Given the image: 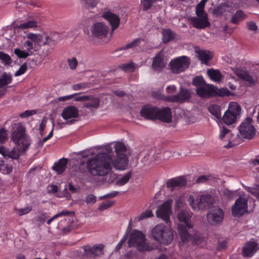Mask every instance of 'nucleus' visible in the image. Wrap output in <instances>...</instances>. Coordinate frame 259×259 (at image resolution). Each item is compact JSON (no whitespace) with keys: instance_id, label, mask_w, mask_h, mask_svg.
Wrapping results in <instances>:
<instances>
[{"instance_id":"nucleus-64","label":"nucleus","mask_w":259,"mask_h":259,"mask_svg":"<svg viewBox=\"0 0 259 259\" xmlns=\"http://www.w3.org/2000/svg\"><path fill=\"white\" fill-rule=\"evenodd\" d=\"M36 113V111L35 110H26L25 111L22 113L20 116L22 118H25L29 117L33 114H34Z\"/></svg>"},{"instance_id":"nucleus-25","label":"nucleus","mask_w":259,"mask_h":259,"mask_svg":"<svg viewBox=\"0 0 259 259\" xmlns=\"http://www.w3.org/2000/svg\"><path fill=\"white\" fill-rule=\"evenodd\" d=\"M156 119L166 123L171 122V109L169 107L163 108L159 109L157 108Z\"/></svg>"},{"instance_id":"nucleus-7","label":"nucleus","mask_w":259,"mask_h":259,"mask_svg":"<svg viewBox=\"0 0 259 259\" xmlns=\"http://www.w3.org/2000/svg\"><path fill=\"white\" fill-rule=\"evenodd\" d=\"M241 108L237 103L231 102L229 104L228 109L225 112L222 119L227 125H231L234 123L237 120V116L241 113Z\"/></svg>"},{"instance_id":"nucleus-13","label":"nucleus","mask_w":259,"mask_h":259,"mask_svg":"<svg viewBox=\"0 0 259 259\" xmlns=\"http://www.w3.org/2000/svg\"><path fill=\"white\" fill-rule=\"evenodd\" d=\"M108 27L102 22H96L91 29L92 36L98 39H102L107 36L109 31Z\"/></svg>"},{"instance_id":"nucleus-26","label":"nucleus","mask_w":259,"mask_h":259,"mask_svg":"<svg viewBox=\"0 0 259 259\" xmlns=\"http://www.w3.org/2000/svg\"><path fill=\"white\" fill-rule=\"evenodd\" d=\"M68 159L63 158L57 162L54 163L52 169L56 171L58 174H62L67 168Z\"/></svg>"},{"instance_id":"nucleus-53","label":"nucleus","mask_w":259,"mask_h":259,"mask_svg":"<svg viewBox=\"0 0 259 259\" xmlns=\"http://www.w3.org/2000/svg\"><path fill=\"white\" fill-rule=\"evenodd\" d=\"M7 131L4 128H0V144H3L7 140Z\"/></svg>"},{"instance_id":"nucleus-57","label":"nucleus","mask_w":259,"mask_h":259,"mask_svg":"<svg viewBox=\"0 0 259 259\" xmlns=\"http://www.w3.org/2000/svg\"><path fill=\"white\" fill-rule=\"evenodd\" d=\"M246 190L256 197L255 194H259V185H256L253 187H247Z\"/></svg>"},{"instance_id":"nucleus-63","label":"nucleus","mask_w":259,"mask_h":259,"mask_svg":"<svg viewBox=\"0 0 259 259\" xmlns=\"http://www.w3.org/2000/svg\"><path fill=\"white\" fill-rule=\"evenodd\" d=\"M87 87H88V83H79L74 84L73 85V89L75 91L80 90L82 89H84Z\"/></svg>"},{"instance_id":"nucleus-29","label":"nucleus","mask_w":259,"mask_h":259,"mask_svg":"<svg viewBox=\"0 0 259 259\" xmlns=\"http://www.w3.org/2000/svg\"><path fill=\"white\" fill-rule=\"evenodd\" d=\"M178 219L180 222H182L183 225H186L188 229L192 228V225L189 223V220L190 219V215L187 210H182L178 213Z\"/></svg>"},{"instance_id":"nucleus-11","label":"nucleus","mask_w":259,"mask_h":259,"mask_svg":"<svg viewBox=\"0 0 259 259\" xmlns=\"http://www.w3.org/2000/svg\"><path fill=\"white\" fill-rule=\"evenodd\" d=\"M250 119V118H248L246 121L243 122L238 127L240 135L243 139L251 140L255 135L256 130Z\"/></svg>"},{"instance_id":"nucleus-14","label":"nucleus","mask_w":259,"mask_h":259,"mask_svg":"<svg viewBox=\"0 0 259 259\" xmlns=\"http://www.w3.org/2000/svg\"><path fill=\"white\" fill-rule=\"evenodd\" d=\"M191 97V95L189 90L181 87L178 94L172 96H167L165 97V100L167 102L183 103L186 101L189 100Z\"/></svg>"},{"instance_id":"nucleus-1","label":"nucleus","mask_w":259,"mask_h":259,"mask_svg":"<svg viewBox=\"0 0 259 259\" xmlns=\"http://www.w3.org/2000/svg\"><path fill=\"white\" fill-rule=\"evenodd\" d=\"M105 150L106 153H100L89 158L86 162L87 169L93 176H105L112 169L111 158L108 154L112 152V149L108 145L105 146Z\"/></svg>"},{"instance_id":"nucleus-56","label":"nucleus","mask_w":259,"mask_h":259,"mask_svg":"<svg viewBox=\"0 0 259 259\" xmlns=\"http://www.w3.org/2000/svg\"><path fill=\"white\" fill-rule=\"evenodd\" d=\"M97 200V197L92 194H88L85 199V202L87 204H94Z\"/></svg>"},{"instance_id":"nucleus-15","label":"nucleus","mask_w":259,"mask_h":259,"mask_svg":"<svg viewBox=\"0 0 259 259\" xmlns=\"http://www.w3.org/2000/svg\"><path fill=\"white\" fill-rule=\"evenodd\" d=\"M224 218L223 210L218 207H214L207 214L208 223L211 225H217L221 223Z\"/></svg>"},{"instance_id":"nucleus-49","label":"nucleus","mask_w":259,"mask_h":259,"mask_svg":"<svg viewBox=\"0 0 259 259\" xmlns=\"http://www.w3.org/2000/svg\"><path fill=\"white\" fill-rule=\"evenodd\" d=\"M0 60L5 65H10L11 63V58L10 56L3 52H0Z\"/></svg>"},{"instance_id":"nucleus-55","label":"nucleus","mask_w":259,"mask_h":259,"mask_svg":"<svg viewBox=\"0 0 259 259\" xmlns=\"http://www.w3.org/2000/svg\"><path fill=\"white\" fill-rule=\"evenodd\" d=\"M114 204L113 201H108L106 202H102L100 205L99 206V209L100 211L104 210L111 206H112Z\"/></svg>"},{"instance_id":"nucleus-21","label":"nucleus","mask_w":259,"mask_h":259,"mask_svg":"<svg viewBox=\"0 0 259 259\" xmlns=\"http://www.w3.org/2000/svg\"><path fill=\"white\" fill-rule=\"evenodd\" d=\"M259 249L258 244L254 241L246 242L242 248V255L244 257L252 256Z\"/></svg>"},{"instance_id":"nucleus-36","label":"nucleus","mask_w":259,"mask_h":259,"mask_svg":"<svg viewBox=\"0 0 259 259\" xmlns=\"http://www.w3.org/2000/svg\"><path fill=\"white\" fill-rule=\"evenodd\" d=\"M214 92L213 97H225L231 95L232 94L227 88H220L214 85Z\"/></svg>"},{"instance_id":"nucleus-18","label":"nucleus","mask_w":259,"mask_h":259,"mask_svg":"<svg viewBox=\"0 0 259 259\" xmlns=\"http://www.w3.org/2000/svg\"><path fill=\"white\" fill-rule=\"evenodd\" d=\"M190 20L193 26L197 29H204L210 25V23L208 21L207 15L193 17L191 18Z\"/></svg>"},{"instance_id":"nucleus-31","label":"nucleus","mask_w":259,"mask_h":259,"mask_svg":"<svg viewBox=\"0 0 259 259\" xmlns=\"http://www.w3.org/2000/svg\"><path fill=\"white\" fill-rule=\"evenodd\" d=\"M162 42L164 44H167L171 40H173L176 33L172 31L170 29H164L163 30L162 32Z\"/></svg>"},{"instance_id":"nucleus-51","label":"nucleus","mask_w":259,"mask_h":259,"mask_svg":"<svg viewBox=\"0 0 259 259\" xmlns=\"http://www.w3.org/2000/svg\"><path fill=\"white\" fill-rule=\"evenodd\" d=\"M153 216V213L151 210L148 209L143 212L140 216L137 218L138 221L150 218Z\"/></svg>"},{"instance_id":"nucleus-42","label":"nucleus","mask_w":259,"mask_h":259,"mask_svg":"<svg viewBox=\"0 0 259 259\" xmlns=\"http://www.w3.org/2000/svg\"><path fill=\"white\" fill-rule=\"evenodd\" d=\"M60 40V38L58 39H54V38H50L49 36H47L45 37V40L43 42V46H49L52 48H54L56 44Z\"/></svg>"},{"instance_id":"nucleus-2","label":"nucleus","mask_w":259,"mask_h":259,"mask_svg":"<svg viewBox=\"0 0 259 259\" xmlns=\"http://www.w3.org/2000/svg\"><path fill=\"white\" fill-rule=\"evenodd\" d=\"M151 235L154 240L164 245L169 244L174 239L171 230L163 224H158L154 227Z\"/></svg>"},{"instance_id":"nucleus-52","label":"nucleus","mask_w":259,"mask_h":259,"mask_svg":"<svg viewBox=\"0 0 259 259\" xmlns=\"http://www.w3.org/2000/svg\"><path fill=\"white\" fill-rule=\"evenodd\" d=\"M120 68L123 71L129 72H132L135 69L133 63L121 64L120 66Z\"/></svg>"},{"instance_id":"nucleus-20","label":"nucleus","mask_w":259,"mask_h":259,"mask_svg":"<svg viewBox=\"0 0 259 259\" xmlns=\"http://www.w3.org/2000/svg\"><path fill=\"white\" fill-rule=\"evenodd\" d=\"M214 85L205 83L203 87L196 89L197 95L201 98H209L213 97Z\"/></svg>"},{"instance_id":"nucleus-37","label":"nucleus","mask_w":259,"mask_h":259,"mask_svg":"<svg viewBox=\"0 0 259 259\" xmlns=\"http://www.w3.org/2000/svg\"><path fill=\"white\" fill-rule=\"evenodd\" d=\"M246 15L244 13L242 10H238L236 13L233 15L230 20L231 22L233 24H237L240 21H242L245 19Z\"/></svg>"},{"instance_id":"nucleus-22","label":"nucleus","mask_w":259,"mask_h":259,"mask_svg":"<svg viewBox=\"0 0 259 259\" xmlns=\"http://www.w3.org/2000/svg\"><path fill=\"white\" fill-rule=\"evenodd\" d=\"M102 16L110 23L112 32L118 27L120 23V18L118 16L110 11H106Z\"/></svg>"},{"instance_id":"nucleus-4","label":"nucleus","mask_w":259,"mask_h":259,"mask_svg":"<svg viewBox=\"0 0 259 259\" xmlns=\"http://www.w3.org/2000/svg\"><path fill=\"white\" fill-rule=\"evenodd\" d=\"M25 128L20 123L12 134V140L22 150H27L30 144L29 137L25 134Z\"/></svg>"},{"instance_id":"nucleus-19","label":"nucleus","mask_w":259,"mask_h":259,"mask_svg":"<svg viewBox=\"0 0 259 259\" xmlns=\"http://www.w3.org/2000/svg\"><path fill=\"white\" fill-rule=\"evenodd\" d=\"M157 112V107L148 105L141 109L140 114L146 119L154 120L156 119Z\"/></svg>"},{"instance_id":"nucleus-46","label":"nucleus","mask_w":259,"mask_h":259,"mask_svg":"<svg viewBox=\"0 0 259 259\" xmlns=\"http://www.w3.org/2000/svg\"><path fill=\"white\" fill-rule=\"evenodd\" d=\"M132 176V171L128 172L126 175L119 179L116 182V185L118 186H123L126 184L130 180Z\"/></svg>"},{"instance_id":"nucleus-8","label":"nucleus","mask_w":259,"mask_h":259,"mask_svg":"<svg viewBox=\"0 0 259 259\" xmlns=\"http://www.w3.org/2000/svg\"><path fill=\"white\" fill-rule=\"evenodd\" d=\"M190 205L194 209L198 208L199 210H206L210 208L214 203L215 199L210 194H205L201 195L197 199L196 206L194 205V199L192 196L189 198Z\"/></svg>"},{"instance_id":"nucleus-30","label":"nucleus","mask_w":259,"mask_h":259,"mask_svg":"<svg viewBox=\"0 0 259 259\" xmlns=\"http://www.w3.org/2000/svg\"><path fill=\"white\" fill-rule=\"evenodd\" d=\"M195 53L198 55V57L202 63L207 64L208 61L212 58L210 52L207 50H196Z\"/></svg>"},{"instance_id":"nucleus-34","label":"nucleus","mask_w":259,"mask_h":259,"mask_svg":"<svg viewBox=\"0 0 259 259\" xmlns=\"http://www.w3.org/2000/svg\"><path fill=\"white\" fill-rule=\"evenodd\" d=\"M209 112L218 120L222 119L221 107L217 104H211L208 107Z\"/></svg>"},{"instance_id":"nucleus-44","label":"nucleus","mask_w":259,"mask_h":259,"mask_svg":"<svg viewBox=\"0 0 259 259\" xmlns=\"http://www.w3.org/2000/svg\"><path fill=\"white\" fill-rule=\"evenodd\" d=\"M114 150L116 155L124 154L126 151L125 145L122 142H117L114 145Z\"/></svg>"},{"instance_id":"nucleus-62","label":"nucleus","mask_w":259,"mask_h":259,"mask_svg":"<svg viewBox=\"0 0 259 259\" xmlns=\"http://www.w3.org/2000/svg\"><path fill=\"white\" fill-rule=\"evenodd\" d=\"M43 48L42 49V53L44 56H47L51 54L53 51V48L50 47L49 46H42Z\"/></svg>"},{"instance_id":"nucleus-12","label":"nucleus","mask_w":259,"mask_h":259,"mask_svg":"<svg viewBox=\"0 0 259 259\" xmlns=\"http://www.w3.org/2000/svg\"><path fill=\"white\" fill-rule=\"evenodd\" d=\"M172 199H168L160 205L156 211V217L161 218L167 223L170 219V215L171 213Z\"/></svg>"},{"instance_id":"nucleus-41","label":"nucleus","mask_w":259,"mask_h":259,"mask_svg":"<svg viewBox=\"0 0 259 259\" xmlns=\"http://www.w3.org/2000/svg\"><path fill=\"white\" fill-rule=\"evenodd\" d=\"M49 218V215L46 212H41L39 215L35 217L34 219L38 226H40L45 223L46 220Z\"/></svg>"},{"instance_id":"nucleus-28","label":"nucleus","mask_w":259,"mask_h":259,"mask_svg":"<svg viewBox=\"0 0 259 259\" xmlns=\"http://www.w3.org/2000/svg\"><path fill=\"white\" fill-rule=\"evenodd\" d=\"M236 75L240 79H241L249 83H253L254 79L252 77L249 75L247 71L239 68H236L234 70Z\"/></svg>"},{"instance_id":"nucleus-10","label":"nucleus","mask_w":259,"mask_h":259,"mask_svg":"<svg viewBox=\"0 0 259 259\" xmlns=\"http://www.w3.org/2000/svg\"><path fill=\"white\" fill-rule=\"evenodd\" d=\"M248 200L240 196L237 198L232 207V213L234 217H240L247 212Z\"/></svg>"},{"instance_id":"nucleus-50","label":"nucleus","mask_w":259,"mask_h":259,"mask_svg":"<svg viewBox=\"0 0 259 259\" xmlns=\"http://www.w3.org/2000/svg\"><path fill=\"white\" fill-rule=\"evenodd\" d=\"M154 2V0H143L141 3L143 11H147L149 10L153 6Z\"/></svg>"},{"instance_id":"nucleus-3","label":"nucleus","mask_w":259,"mask_h":259,"mask_svg":"<svg viewBox=\"0 0 259 259\" xmlns=\"http://www.w3.org/2000/svg\"><path fill=\"white\" fill-rule=\"evenodd\" d=\"M80 93L73 94L64 97H61L58 98L59 101H64L67 100L74 98L75 101H83V107L87 108L89 109H97L100 105V99L97 97L93 96H79Z\"/></svg>"},{"instance_id":"nucleus-59","label":"nucleus","mask_w":259,"mask_h":259,"mask_svg":"<svg viewBox=\"0 0 259 259\" xmlns=\"http://www.w3.org/2000/svg\"><path fill=\"white\" fill-rule=\"evenodd\" d=\"M196 14L197 16H201L205 15H207V13L204 12V7L200 6L198 4L196 7Z\"/></svg>"},{"instance_id":"nucleus-39","label":"nucleus","mask_w":259,"mask_h":259,"mask_svg":"<svg viewBox=\"0 0 259 259\" xmlns=\"http://www.w3.org/2000/svg\"><path fill=\"white\" fill-rule=\"evenodd\" d=\"M37 20H29L26 22L20 24L18 25L17 27L21 29H25L28 28H32L37 26Z\"/></svg>"},{"instance_id":"nucleus-17","label":"nucleus","mask_w":259,"mask_h":259,"mask_svg":"<svg viewBox=\"0 0 259 259\" xmlns=\"http://www.w3.org/2000/svg\"><path fill=\"white\" fill-rule=\"evenodd\" d=\"M163 52V50L162 49L153 58L151 67L152 70L157 73L161 72L166 65Z\"/></svg>"},{"instance_id":"nucleus-33","label":"nucleus","mask_w":259,"mask_h":259,"mask_svg":"<svg viewBox=\"0 0 259 259\" xmlns=\"http://www.w3.org/2000/svg\"><path fill=\"white\" fill-rule=\"evenodd\" d=\"M207 74L212 80L216 82L220 81L223 77L221 72L219 70L208 69L207 70Z\"/></svg>"},{"instance_id":"nucleus-35","label":"nucleus","mask_w":259,"mask_h":259,"mask_svg":"<svg viewBox=\"0 0 259 259\" xmlns=\"http://www.w3.org/2000/svg\"><path fill=\"white\" fill-rule=\"evenodd\" d=\"M188 227L186 225L182 224H179L178 226V230L179 232L181 239L183 242H185L188 240L190 236V234L188 232Z\"/></svg>"},{"instance_id":"nucleus-43","label":"nucleus","mask_w":259,"mask_h":259,"mask_svg":"<svg viewBox=\"0 0 259 259\" xmlns=\"http://www.w3.org/2000/svg\"><path fill=\"white\" fill-rule=\"evenodd\" d=\"M192 83L197 89L203 87L206 82L202 76H196L193 78Z\"/></svg>"},{"instance_id":"nucleus-45","label":"nucleus","mask_w":259,"mask_h":259,"mask_svg":"<svg viewBox=\"0 0 259 259\" xmlns=\"http://www.w3.org/2000/svg\"><path fill=\"white\" fill-rule=\"evenodd\" d=\"M144 41V39L142 38H137L134 39L133 41L127 44L124 47H122L120 50H125V49H128L131 48H133L135 47L139 46L142 41Z\"/></svg>"},{"instance_id":"nucleus-27","label":"nucleus","mask_w":259,"mask_h":259,"mask_svg":"<svg viewBox=\"0 0 259 259\" xmlns=\"http://www.w3.org/2000/svg\"><path fill=\"white\" fill-rule=\"evenodd\" d=\"M187 184V181L185 179L179 177L177 178L171 179L167 181V187L174 189L177 187H181Z\"/></svg>"},{"instance_id":"nucleus-58","label":"nucleus","mask_w":259,"mask_h":259,"mask_svg":"<svg viewBox=\"0 0 259 259\" xmlns=\"http://www.w3.org/2000/svg\"><path fill=\"white\" fill-rule=\"evenodd\" d=\"M27 70V63H24L21 65L19 69L15 73V76H18L24 74Z\"/></svg>"},{"instance_id":"nucleus-32","label":"nucleus","mask_w":259,"mask_h":259,"mask_svg":"<svg viewBox=\"0 0 259 259\" xmlns=\"http://www.w3.org/2000/svg\"><path fill=\"white\" fill-rule=\"evenodd\" d=\"M12 81V76L10 73L4 72L0 76V89H2Z\"/></svg>"},{"instance_id":"nucleus-61","label":"nucleus","mask_w":259,"mask_h":259,"mask_svg":"<svg viewBox=\"0 0 259 259\" xmlns=\"http://www.w3.org/2000/svg\"><path fill=\"white\" fill-rule=\"evenodd\" d=\"M86 5L89 9H92L96 7L98 3V0H84Z\"/></svg>"},{"instance_id":"nucleus-5","label":"nucleus","mask_w":259,"mask_h":259,"mask_svg":"<svg viewBox=\"0 0 259 259\" xmlns=\"http://www.w3.org/2000/svg\"><path fill=\"white\" fill-rule=\"evenodd\" d=\"M127 243L130 247L135 246L140 251H150L152 249L151 247L147 245L143 233L136 230L131 233Z\"/></svg>"},{"instance_id":"nucleus-60","label":"nucleus","mask_w":259,"mask_h":259,"mask_svg":"<svg viewBox=\"0 0 259 259\" xmlns=\"http://www.w3.org/2000/svg\"><path fill=\"white\" fill-rule=\"evenodd\" d=\"M127 238H128V234H125L123 236V237L122 238V239H121L120 242L116 245V247L115 248V251H118L119 250V249L122 247L123 244L125 242V241H126Z\"/></svg>"},{"instance_id":"nucleus-47","label":"nucleus","mask_w":259,"mask_h":259,"mask_svg":"<svg viewBox=\"0 0 259 259\" xmlns=\"http://www.w3.org/2000/svg\"><path fill=\"white\" fill-rule=\"evenodd\" d=\"M14 54L19 58H26L30 55L29 52L21 50L20 49H15L14 51Z\"/></svg>"},{"instance_id":"nucleus-40","label":"nucleus","mask_w":259,"mask_h":259,"mask_svg":"<svg viewBox=\"0 0 259 259\" xmlns=\"http://www.w3.org/2000/svg\"><path fill=\"white\" fill-rule=\"evenodd\" d=\"M70 214L74 215V211H68L67 210H62L61 212H60L58 213L57 214H55L52 218H51L50 219H48L47 220V224L50 225L51 223V222L53 221H54L55 219H57V218H58L59 217H60L65 216V215H69Z\"/></svg>"},{"instance_id":"nucleus-9","label":"nucleus","mask_w":259,"mask_h":259,"mask_svg":"<svg viewBox=\"0 0 259 259\" xmlns=\"http://www.w3.org/2000/svg\"><path fill=\"white\" fill-rule=\"evenodd\" d=\"M83 252H81L82 259H96L97 257L103 254V245L96 244L83 245L81 247Z\"/></svg>"},{"instance_id":"nucleus-54","label":"nucleus","mask_w":259,"mask_h":259,"mask_svg":"<svg viewBox=\"0 0 259 259\" xmlns=\"http://www.w3.org/2000/svg\"><path fill=\"white\" fill-rule=\"evenodd\" d=\"M67 62L71 69L74 70L76 68L78 65V62L76 58L73 57L71 59H68Z\"/></svg>"},{"instance_id":"nucleus-6","label":"nucleus","mask_w":259,"mask_h":259,"mask_svg":"<svg viewBox=\"0 0 259 259\" xmlns=\"http://www.w3.org/2000/svg\"><path fill=\"white\" fill-rule=\"evenodd\" d=\"M191 64V60L186 56L176 57L170 60L168 66L173 73L179 74L185 71Z\"/></svg>"},{"instance_id":"nucleus-48","label":"nucleus","mask_w":259,"mask_h":259,"mask_svg":"<svg viewBox=\"0 0 259 259\" xmlns=\"http://www.w3.org/2000/svg\"><path fill=\"white\" fill-rule=\"evenodd\" d=\"M222 194L224 197L229 200L232 199L235 197V192L232 191L227 188L222 190Z\"/></svg>"},{"instance_id":"nucleus-24","label":"nucleus","mask_w":259,"mask_h":259,"mask_svg":"<svg viewBox=\"0 0 259 259\" xmlns=\"http://www.w3.org/2000/svg\"><path fill=\"white\" fill-rule=\"evenodd\" d=\"M64 120L75 118L78 117L79 111L74 106H69L65 108L61 114Z\"/></svg>"},{"instance_id":"nucleus-16","label":"nucleus","mask_w":259,"mask_h":259,"mask_svg":"<svg viewBox=\"0 0 259 259\" xmlns=\"http://www.w3.org/2000/svg\"><path fill=\"white\" fill-rule=\"evenodd\" d=\"M22 149L20 147L17 146L11 150L2 146L0 147V154H2L6 159L11 158L14 160H18L21 153L26 151Z\"/></svg>"},{"instance_id":"nucleus-38","label":"nucleus","mask_w":259,"mask_h":259,"mask_svg":"<svg viewBox=\"0 0 259 259\" xmlns=\"http://www.w3.org/2000/svg\"><path fill=\"white\" fill-rule=\"evenodd\" d=\"M157 157V156L154 155L152 152L150 151L146 154L142 159V161L145 165H149L156 160Z\"/></svg>"},{"instance_id":"nucleus-23","label":"nucleus","mask_w":259,"mask_h":259,"mask_svg":"<svg viewBox=\"0 0 259 259\" xmlns=\"http://www.w3.org/2000/svg\"><path fill=\"white\" fill-rule=\"evenodd\" d=\"M114 167L118 170L125 169L128 164V160L125 154L117 155L112 162Z\"/></svg>"}]
</instances>
